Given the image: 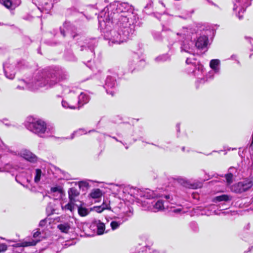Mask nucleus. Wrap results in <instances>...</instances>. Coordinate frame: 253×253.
Instances as JSON below:
<instances>
[{
	"mask_svg": "<svg viewBox=\"0 0 253 253\" xmlns=\"http://www.w3.org/2000/svg\"><path fill=\"white\" fill-rule=\"evenodd\" d=\"M3 68L5 77L9 79L14 78L16 73V64L11 62L10 60L3 64Z\"/></svg>",
	"mask_w": 253,
	"mask_h": 253,
	"instance_id": "f257e3e1",
	"label": "nucleus"
},
{
	"mask_svg": "<svg viewBox=\"0 0 253 253\" xmlns=\"http://www.w3.org/2000/svg\"><path fill=\"white\" fill-rule=\"evenodd\" d=\"M42 78L38 79L41 86H44L47 84H51L52 82H55L54 77L55 75L54 73H52L48 71H43L41 73Z\"/></svg>",
	"mask_w": 253,
	"mask_h": 253,
	"instance_id": "f03ea898",
	"label": "nucleus"
},
{
	"mask_svg": "<svg viewBox=\"0 0 253 253\" xmlns=\"http://www.w3.org/2000/svg\"><path fill=\"white\" fill-rule=\"evenodd\" d=\"M46 129V123L41 120H38L35 122H33V132L37 134H43Z\"/></svg>",
	"mask_w": 253,
	"mask_h": 253,
	"instance_id": "7ed1b4c3",
	"label": "nucleus"
},
{
	"mask_svg": "<svg viewBox=\"0 0 253 253\" xmlns=\"http://www.w3.org/2000/svg\"><path fill=\"white\" fill-rule=\"evenodd\" d=\"M8 152L14 155H19L28 162H32V152L29 150L27 149H22L19 152H17L10 150Z\"/></svg>",
	"mask_w": 253,
	"mask_h": 253,
	"instance_id": "20e7f679",
	"label": "nucleus"
},
{
	"mask_svg": "<svg viewBox=\"0 0 253 253\" xmlns=\"http://www.w3.org/2000/svg\"><path fill=\"white\" fill-rule=\"evenodd\" d=\"M0 3L6 8L9 9H14L21 3L20 0H0Z\"/></svg>",
	"mask_w": 253,
	"mask_h": 253,
	"instance_id": "39448f33",
	"label": "nucleus"
},
{
	"mask_svg": "<svg viewBox=\"0 0 253 253\" xmlns=\"http://www.w3.org/2000/svg\"><path fill=\"white\" fill-rule=\"evenodd\" d=\"M208 38L206 36H201L197 40L195 46L199 49H203L208 45Z\"/></svg>",
	"mask_w": 253,
	"mask_h": 253,
	"instance_id": "423d86ee",
	"label": "nucleus"
},
{
	"mask_svg": "<svg viewBox=\"0 0 253 253\" xmlns=\"http://www.w3.org/2000/svg\"><path fill=\"white\" fill-rule=\"evenodd\" d=\"M21 82V85H18L17 86V88L22 90H31L32 87V81L31 79H21L20 80Z\"/></svg>",
	"mask_w": 253,
	"mask_h": 253,
	"instance_id": "0eeeda50",
	"label": "nucleus"
},
{
	"mask_svg": "<svg viewBox=\"0 0 253 253\" xmlns=\"http://www.w3.org/2000/svg\"><path fill=\"white\" fill-rule=\"evenodd\" d=\"M68 193L69 195V199L71 201H72L76 202V197H78L80 194L79 192L75 187L70 188L69 189Z\"/></svg>",
	"mask_w": 253,
	"mask_h": 253,
	"instance_id": "6e6552de",
	"label": "nucleus"
},
{
	"mask_svg": "<svg viewBox=\"0 0 253 253\" xmlns=\"http://www.w3.org/2000/svg\"><path fill=\"white\" fill-rule=\"evenodd\" d=\"M15 64H16V72L18 71L21 72L27 69L28 67L27 63L24 60H20Z\"/></svg>",
	"mask_w": 253,
	"mask_h": 253,
	"instance_id": "1a4fd4ad",
	"label": "nucleus"
},
{
	"mask_svg": "<svg viewBox=\"0 0 253 253\" xmlns=\"http://www.w3.org/2000/svg\"><path fill=\"white\" fill-rule=\"evenodd\" d=\"M231 189L233 192L236 193H242L244 192L241 181L234 184L232 186Z\"/></svg>",
	"mask_w": 253,
	"mask_h": 253,
	"instance_id": "9d476101",
	"label": "nucleus"
},
{
	"mask_svg": "<svg viewBox=\"0 0 253 253\" xmlns=\"http://www.w3.org/2000/svg\"><path fill=\"white\" fill-rule=\"evenodd\" d=\"M75 201H71L69 200V203L65 205L64 206H62L61 209L62 210L67 211L69 210L71 212H73L74 211V207L75 206H77L75 204Z\"/></svg>",
	"mask_w": 253,
	"mask_h": 253,
	"instance_id": "9b49d317",
	"label": "nucleus"
},
{
	"mask_svg": "<svg viewBox=\"0 0 253 253\" xmlns=\"http://www.w3.org/2000/svg\"><path fill=\"white\" fill-rule=\"evenodd\" d=\"M244 192H246L251 188L253 186V180H246L241 181Z\"/></svg>",
	"mask_w": 253,
	"mask_h": 253,
	"instance_id": "f8f14e48",
	"label": "nucleus"
},
{
	"mask_svg": "<svg viewBox=\"0 0 253 253\" xmlns=\"http://www.w3.org/2000/svg\"><path fill=\"white\" fill-rule=\"evenodd\" d=\"M57 228L62 233H67L70 229V225L68 223L60 224L57 225Z\"/></svg>",
	"mask_w": 253,
	"mask_h": 253,
	"instance_id": "ddd939ff",
	"label": "nucleus"
},
{
	"mask_svg": "<svg viewBox=\"0 0 253 253\" xmlns=\"http://www.w3.org/2000/svg\"><path fill=\"white\" fill-rule=\"evenodd\" d=\"M102 195V191L99 189H94L89 194V196L93 199H97L100 198Z\"/></svg>",
	"mask_w": 253,
	"mask_h": 253,
	"instance_id": "4468645a",
	"label": "nucleus"
},
{
	"mask_svg": "<svg viewBox=\"0 0 253 253\" xmlns=\"http://www.w3.org/2000/svg\"><path fill=\"white\" fill-rule=\"evenodd\" d=\"M231 200L229 196L225 194L216 196L213 199L214 202H219L222 201H228Z\"/></svg>",
	"mask_w": 253,
	"mask_h": 253,
	"instance_id": "2eb2a0df",
	"label": "nucleus"
},
{
	"mask_svg": "<svg viewBox=\"0 0 253 253\" xmlns=\"http://www.w3.org/2000/svg\"><path fill=\"white\" fill-rule=\"evenodd\" d=\"M105 229V224L100 221L97 224V233L98 235H102Z\"/></svg>",
	"mask_w": 253,
	"mask_h": 253,
	"instance_id": "dca6fc26",
	"label": "nucleus"
},
{
	"mask_svg": "<svg viewBox=\"0 0 253 253\" xmlns=\"http://www.w3.org/2000/svg\"><path fill=\"white\" fill-rule=\"evenodd\" d=\"M78 213L79 214L82 216L84 217L86 216L88 214V210L85 208H83L81 205L80 206H78Z\"/></svg>",
	"mask_w": 253,
	"mask_h": 253,
	"instance_id": "f3484780",
	"label": "nucleus"
},
{
	"mask_svg": "<svg viewBox=\"0 0 253 253\" xmlns=\"http://www.w3.org/2000/svg\"><path fill=\"white\" fill-rule=\"evenodd\" d=\"M24 125L27 129L30 131H32V116H29L27 117Z\"/></svg>",
	"mask_w": 253,
	"mask_h": 253,
	"instance_id": "a211bd4d",
	"label": "nucleus"
},
{
	"mask_svg": "<svg viewBox=\"0 0 253 253\" xmlns=\"http://www.w3.org/2000/svg\"><path fill=\"white\" fill-rule=\"evenodd\" d=\"M42 170L40 169H36V174L34 177V181L36 183L39 182L41 180L42 175Z\"/></svg>",
	"mask_w": 253,
	"mask_h": 253,
	"instance_id": "6ab92c4d",
	"label": "nucleus"
},
{
	"mask_svg": "<svg viewBox=\"0 0 253 253\" xmlns=\"http://www.w3.org/2000/svg\"><path fill=\"white\" fill-rule=\"evenodd\" d=\"M219 63L220 61L218 59H212L210 61V66L212 69L215 70L217 68Z\"/></svg>",
	"mask_w": 253,
	"mask_h": 253,
	"instance_id": "aec40b11",
	"label": "nucleus"
},
{
	"mask_svg": "<svg viewBox=\"0 0 253 253\" xmlns=\"http://www.w3.org/2000/svg\"><path fill=\"white\" fill-rule=\"evenodd\" d=\"M238 2L240 3L241 6L243 7L241 10V11L243 10V12L245 11L244 7L246 8L251 4L248 0H238Z\"/></svg>",
	"mask_w": 253,
	"mask_h": 253,
	"instance_id": "412c9836",
	"label": "nucleus"
},
{
	"mask_svg": "<svg viewBox=\"0 0 253 253\" xmlns=\"http://www.w3.org/2000/svg\"><path fill=\"white\" fill-rule=\"evenodd\" d=\"M154 208L158 210H162L164 209V203L162 200H158L155 204Z\"/></svg>",
	"mask_w": 253,
	"mask_h": 253,
	"instance_id": "4be33fe9",
	"label": "nucleus"
},
{
	"mask_svg": "<svg viewBox=\"0 0 253 253\" xmlns=\"http://www.w3.org/2000/svg\"><path fill=\"white\" fill-rule=\"evenodd\" d=\"M32 246V242L31 241H24L22 242L21 243H18L16 244V247H26L28 246Z\"/></svg>",
	"mask_w": 253,
	"mask_h": 253,
	"instance_id": "5701e85b",
	"label": "nucleus"
},
{
	"mask_svg": "<svg viewBox=\"0 0 253 253\" xmlns=\"http://www.w3.org/2000/svg\"><path fill=\"white\" fill-rule=\"evenodd\" d=\"M225 178L228 184H231L233 182V174L231 172L227 173L225 175Z\"/></svg>",
	"mask_w": 253,
	"mask_h": 253,
	"instance_id": "b1692460",
	"label": "nucleus"
},
{
	"mask_svg": "<svg viewBox=\"0 0 253 253\" xmlns=\"http://www.w3.org/2000/svg\"><path fill=\"white\" fill-rule=\"evenodd\" d=\"M94 209L98 213H101L103 211L107 209L106 206L103 207V206H96L94 207Z\"/></svg>",
	"mask_w": 253,
	"mask_h": 253,
	"instance_id": "393cba45",
	"label": "nucleus"
},
{
	"mask_svg": "<svg viewBox=\"0 0 253 253\" xmlns=\"http://www.w3.org/2000/svg\"><path fill=\"white\" fill-rule=\"evenodd\" d=\"M185 186L191 189H197L199 186L198 184L196 183H193V184H189L187 182H185Z\"/></svg>",
	"mask_w": 253,
	"mask_h": 253,
	"instance_id": "a878e982",
	"label": "nucleus"
},
{
	"mask_svg": "<svg viewBox=\"0 0 253 253\" xmlns=\"http://www.w3.org/2000/svg\"><path fill=\"white\" fill-rule=\"evenodd\" d=\"M110 225L113 230H115L119 227L120 224L117 221H113L111 222Z\"/></svg>",
	"mask_w": 253,
	"mask_h": 253,
	"instance_id": "bb28decb",
	"label": "nucleus"
},
{
	"mask_svg": "<svg viewBox=\"0 0 253 253\" xmlns=\"http://www.w3.org/2000/svg\"><path fill=\"white\" fill-rule=\"evenodd\" d=\"M50 190L53 193L58 192L59 193H62L63 192L62 189L58 186L51 187Z\"/></svg>",
	"mask_w": 253,
	"mask_h": 253,
	"instance_id": "cd10ccee",
	"label": "nucleus"
},
{
	"mask_svg": "<svg viewBox=\"0 0 253 253\" xmlns=\"http://www.w3.org/2000/svg\"><path fill=\"white\" fill-rule=\"evenodd\" d=\"M7 249V246L5 244H0V253L4 252Z\"/></svg>",
	"mask_w": 253,
	"mask_h": 253,
	"instance_id": "c85d7f7f",
	"label": "nucleus"
},
{
	"mask_svg": "<svg viewBox=\"0 0 253 253\" xmlns=\"http://www.w3.org/2000/svg\"><path fill=\"white\" fill-rule=\"evenodd\" d=\"M47 223V219L44 218L40 221L39 223V226L41 227H44L45 226Z\"/></svg>",
	"mask_w": 253,
	"mask_h": 253,
	"instance_id": "c756f323",
	"label": "nucleus"
},
{
	"mask_svg": "<svg viewBox=\"0 0 253 253\" xmlns=\"http://www.w3.org/2000/svg\"><path fill=\"white\" fill-rule=\"evenodd\" d=\"M101 206H103V207H106V208L107 209H106V210H111V208L110 207V206H108L105 202H103L102 203V204L101 205Z\"/></svg>",
	"mask_w": 253,
	"mask_h": 253,
	"instance_id": "7c9ffc66",
	"label": "nucleus"
},
{
	"mask_svg": "<svg viewBox=\"0 0 253 253\" xmlns=\"http://www.w3.org/2000/svg\"><path fill=\"white\" fill-rule=\"evenodd\" d=\"M41 234V232L39 231H37L35 233H34L33 235V237L36 238L38 237Z\"/></svg>",
	"mask_w": 253,
	"mask_h": 253,
	"instance_id": "2f4dec72",
	"label": "nucleus"
},
{
	"mask_svg": "<svg viewBox=\"0 0 253 253\" xmlns=\"http://www.w3.org/2000/svg\"><path fill=\"white\" fill-rule=\"evenodd\" d=\"M31 18H32V17L30 15H28L27 16L23 17L24 19L26 20H29V21L31 20Z\"/></svg>",
	"mask_w": 253,
	"mask_h": 253,
	"instance_id": "473e14b6",
	"label": "nucleus"
},
{
	"mask_svg": "<svg viewBox=\"0 0 253 253\" xmlns=\"http://www.w3.org/2000/svg\"><path fill=\"white\" fill-rule=\"evenodd\" d=\"M40 241V240H38L36 241L33 240V246H35L37 244V243L39 242Z\"/></svg>",
	"mask_w": 253,
	"mask_h": 253,
	"instance_id": "72a5a7b5",
	"label": "nucleus"
},
{
	"mask_svg": "<svg viewBox=\"0 0 253 253\" xmlns=\"http://www.w3.org/2000/svg\"><path fill=\"white\" fill-rule=\"evenodd\" d=\"M32 159H33V163L34 162H36L37 161V158L36 156H35L33 154V157H32Z\"/></svg>",
	"mask_w": 253,
	"mask_h": 253,
	"instance_id": "f704fd0d",
	"label": "nucleus"
},
{
	"mask_svg": "<svg viewBox=\"0 0 253 253\" xmlns=\"http://www.w3.org/2000/svg\"><path fill=\"white\" fill-rule=\"evenodd\" d=\"M186 64H191V62L189 61V58H187L186 60Z\"/></svg>",
	"mask_w": 253,
	"mask_h": 253,
	"instance_id": "c9c22d12",
	"label": "nucleus"
},
{
	"mask_svg": "<svg viewBox=\"0 0 253 253\" xmlns=\"http://www.w3.org/2000/svg\"><path fill=\"white\" fill-rule=\"evenodd\" d=\"M181 211V210L180 209H176V210H174L173 211V212H179Z\"/></svg>",
	"mask_w": 253,
	"mask_h": 253,
	"instance_id": "e433bc0d",
	"label": "nucleus"
},
{
	"mask_svg": "<svg viewBox=\"0 0 253 253\" xmlns=\"http://www.w3.org/2000/svg\"><path fill=\"white\" fill-rule=\"evenodd\" d=\"M165 198L167 199H169L170 198V196L169 195H166Z\"/></svg>",
	"mask_w": 253,
	"mask_h": 253,
	"instance_id": "4c0bfd02",
	"label": "nucleus"
},
{
	"mask_svg": "<svg viewBox=\"0 0 253 253\" xmlns=\"http://www.w3.org/2000/svg\"><path fill=\"white\" fill-rule=\"evenodd\" d=\"M69 108H71V109H75L76 108L74 106H68Z\"/></svg>",
	"mask_w": 253,
	"mask_h": 253,
	"instance_id": "58836bf2",
	"label": "nucleus"
},
{
	"mask_svg": "<svg viewBox=\"0 0 253 253\" xmlns=\"http://www.w3.org/2000/svg\"><path fill=\"white\" fill-rule=\"evenodd\" d=\"M61 33H62V35L63 36V37H65V33L64 31H61Z\"/></svg>",
	"mask_w": 253,
	"mask_h": 253,
	"instance_id": "ea45409f",
	"label": "nucleus"
},
{
	"mask_svg": "<svg viewBox=\"0 0 253 253\" xmlns=\"http://www.w3.org/2000/svg\"><path fill=\"white\" fill-rule=\"evenodd\" d=\"M243 18V15H239V19H241Z\"/></svg>",
	"mask_w": 253,
	"mask_h": 253,
	"instance_id": "a19ab883",
	"label": "nucleus"
},
{
	"mask_svg": "<svg viewBox=\"0 0 253 253\" xmlns=\"http://www.w3.org/2000/svg\"><path fill=\"white\" fill-rule=\"evenodd\" d=\"M5 125L6 126H9V125L8 124H7V123H5Z\"/></svg>",
	"mask_w": 253,
	"mask_h": 253,
	"instance_id": "79ce46f5",
	"label": "nucleus"
},
{
	"mask_svg": "<svg viewBox=\"0 0 253 253\" xmlns=\"http://www.w3.org/2000/svg\"><path fill=\"white\" fill-rule=\"evenodd\" d=\"M252 168L253 169V164H252Z\"/></svg>",
	"mask_w": 253,
	"mask_h": 253,
	"instance_id": "37998d69",
	"label": "nucleus"
},
{
	"mask_svg": "<svg viewBox=\"0 0 253 253\" xmlns=\"http://www.w3.org/2000/svg\"><path fill=\"white\" fill-rule=\"evenodd\" d=\"M76 36V35H74V36H73V38H74L75 37V36Z\"/></svg>",
	"mask_w": 253,
	"mask_h": 253,
	"instance_id": "c03bdc74",
	"label": "nucleus"
}]
</instances>
